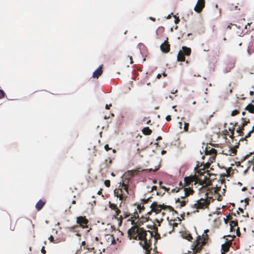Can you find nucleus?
<instances>
[{
    "mask_svg": "<svg viewBox=\"0 0 254 254\" xmlns=\"http://www.w3.org/2000/svg\"><path fill=\"white\" fill-rule=\"evenodd\" d=\"M148 232L149 234L148 236L147 231L138 226H133L127 232L130 239L140 241L139 245L146 251V254H150L152 250L151 247L153 234L150 231Z\"/></svg>",
    "mask_w": 254,
    "mask_h": 254,
    "instance_id": "nucleus-1",
    "label": "nucleus"
},
{
    "mask_svg": "<svg viewBox=\"0 0 254 254\" xmlns=\"http://www.w3.org/2000/svg\"><path fill=\"white\" fill-rule=\"evenodd\" d=\"M158 166H156L154 169L150 168L149 169H141L139 168L136 170H129L125 173L126 177L128 176L127 178H125L123 180V183L120 184L118 188L116 189L114 191V195L115 196L119 198L120 200L121 201L120 206L123 202H125L126 198L127 197L128 194V184L129 181V179L134 176L139 174L141 172L144 171H148L149 172L154 171L155 172L159 169Z\"/></svg>",
    "mask_w": 254,
    "mask_h": 254,
    "instance_id": "nucleus-2",
    "label": "nucleus"
},
{
    "mask_svg": "<svg viewBox=\"0 0 254 254\" xmlns=\"http://www.w3.org/2000/svg\"><path fill=\"white\" fill-rule=\"evenodd\" d=\"M207 178V176L203 177L198 175V176L186 177L184 179L185 186H189L190 185L192 186L193 183H194V185L199 183V185L202 186V188H206L211 185V181L208 180Z\"/></svg>",
    "mask_w": 254,
    "mask_h": 254,
    "instance_id": "nucleus-3",
    "label": "nucleus"
},
{
    "mask_svg": "<svg viewBox=\"0 0 254 254\" xmlns=\"http://www.w3.org/2000/svg\"><path fill=\"white\" fill-rule=\"evenodd\" d=\"M205 198H201L193 205L192 207L196 209H204L208 208L210 203L213 201V196H209L208 192L205 193Z\"/></svg>",
    "mask_w": 254,
    "mask_h": 254,
    "instance_id": "nucleus-4",
    "label": "nucleus"
},
{
    "mask_svg": "<svg viewBox=\"0 0 254 254\" xmlns=\"http://www.w3.org/2000/svg\"><path fill=\"white\" fill-rule=\"evenodd\" d=\"M208 235L203 234L202 236H198L197 239L192 245V250L194 253H200L202 247L204 246L208 240Z\"/></svg>",
    "mask_w": 254,
    "mask_h": 254,
    "instance_id": "nucleus-5",
    "label": "nucleus"
},
{
    "mask_svg": "<svg viewBox=\"0 0 254 254\" xmlns=\"http://www.w3.org/2000/svg\"><path fill=\"white\" fill-rule=\"evenodd\" d=\"M183 192H184V196H181V200L180 198H178L176 202L177 203H179L180 207H182L186 205V203L188 201V199L186 197L190 194H192L194 192L193 190L190 188H185L183 189Z\"/></svg>",
    "mask_w": 254,
    "mask_h": 254,
    "instance_id": "nucleus-6",
    "label": "nucleus"
},
{
    "mask_svg": "<svg viewBox=\"0 0 254 254\" xmlns=\"http://www.w3.org/2000/svg\"><path fill=\"white\" fill-rule=\"evenodd\" d=\"M149 208L150 210L146 212L147 214L151 215L152 212H155L156 214L160 213L162 209H165L167 208V206L163 204H158L156 202H153L150 205Z\"/></svg>",
    "mask_w": 254,
    "mask_h": 254,
    "instance_id": "nucleus-7",
    "label": "nucleus"
},
{
    "mask_svg": "<svg viewBox=\"0 0 254 254\" xmlns=\"http://www.w3.org/2000/svg\"><path fill=\"white\" fill-rule=\"evenodd\" d=\"M211 163L212 162L210 161L207 162L203 166L201 165L200 167H202V168H199L197 171L198 175L203 177H206L207 176L208 177L207 179L208 180H210L209 179V177L210 176V171L208 170H206V169H208L210 167Z\"/></svg>",
    "mask_w": 254,
    "mask_h": 254,
    "instance_id": "nucleus-8",
    "label": "nucleus"
},
{
    "mask_svg": "<svg viewBox=\"0 0 254 254\" xmlns=\"http://www.w3.org/2000/svg\"><path fill=\"white\" fill-rule=\"evenodd\" d=\"M205 154L206 155H210L209 161L213 162L215 161L217 155V151L215 149L211 147H206L205 149Z\"/></svg>",
    "mask_w": 254,
    "mask_h": 254,
    "instance_id": "nucleus-9",
    "label": "nucleus"
},
{
    "mask_svg": "<svg viewBox=\"0 0 254 254\" xmlns=\"http://www.w3.org/2000/svg\"><path fill=\"white\" fill-rule=\"evenodd\" d=\"M88 220L85 216H78L76 218V223L82 228H87Z\"/></svg>",
    "mask_w": 254,
    "mask_h": 254,
    "instance_id": "nucleus-10",
    "label": "nucleus"
},
{
    "mask_svg": "<svg viewBox=\"0 0 254 254\" xmlns=\"http://www.w3.org/2000/svg\"><path fill=\"white\" fill-rule=\"evenodd\" d=\"M205 0H198L194 10L197 13H200L205 6Z\"/></svg>",
    "mask_w": 254,
    "mask_h": 254,
    "instance_id": "nucleus-11",
    "label": "nucleus"
},
{
    "mask_svg": "<svg viewBox=\"0 0 254 254\" xmlns=\"http://www.w3.org/2000/svg\"><path fill=\"white\" fill-rule=\"evenodd\" d=\"M151 198H148L147 199H143L141 200L142 202L138 204L137 206V209L139 213L142 212L145 209V204L148 203L149 201H151Z\"/></svg>",
    "mask_w": 254,
    "mask_h": 254,
    "instance_id": "nucleus-12",
    "label": "nucleus"
},
{
    "mask_svg": "<svg viewBox=\"0 0 254 254\" xmlns=\"http://www.w3.org/2000/svg\"><path fill=\"white\" fill-rule=\"evenodd\" d=\"M231 245V241H228L222 244L221 246V254H225L226 253L228 252Z\"/></svg>",
    "mask_w": 254,
    "mask_h": 254,
    "instance_id": "nucleus-13",
    "label": "nucleus"
},
{
    "mask_svg": "<svg viewBox=\"0 0 254 254\" xmlns=\"http://www.w3.org/2000/svg\"><path fill=\"white\" fill-rule=\"evenodd\" d=\"M167 40L168 38L167 39V40L165 41L164 42L162 43L160 46L161 50L162 51V52L165 53H168L170 49V45L168 43Z\"/></svg>",
    "mask_w": 254,
    "mask_h": 254,
    "instance_id": "nucleus-14",
    "label": "nucleus"
},
{
    "mask_svg": "<svg viewBox=\"0 0 254 254\" xmlns=\"http://www.w3.org/2000/svg\"><path fill=\"white\" fill-rule=\"evenodd\" d=\"M103 65H100L93 73L92 77L93 78H98L103 73Z\"/></svg>",
    "mask_w": 254,
    "mask_h": 254,
    "instance_id": "nucleus-15",
    "label": "nucleus"
},
{
    "mask_svg": "<svg viewBox=\"0 0 254 254\" xmlns=\"http://www.w3.org/2000/svg\"><path fill=\"white\" fill-rule=\"evenodd\" d=\"M46 203V201L41 199L39 200L36 204L35 207L38 211L40 210Z\"/></svg>",
    "mask_w": 254,
    "mask_h": 254,
    "instance_id": "nucleus-16",
    "label": "nucleus"
},
{
    "mask_svg": "<svg viewBox=\"0 0 254 254\" xmlns=\"http://www.w3.org/2000/svg\"><path fill=\"white\" fill-rule=\"evenodd\" d=\"M241 120L243 122L241 126L244 128L245 127L247 126L248 123H250V120L249 118L246 117L242 118Z\"/></svg>",
    "mask_w": 254,
    "mask_h": 254,
    "instance_id": "nucleus-17",
    "label": "nucleus"
},
{
    "mask_svg": "<svg viewBox=\"0 0 254 254\" xmlns=\"http://www.w3.org/2000/svg\"><path fill=\"white\" fill-rule=\"evenodd\" d=\"M230 230L231 231H235L236 226H238L237 220H231L230 221Z\"/></svg>",
    "mask_w": 254,
    "mask_h": 254,
    "instance_id": "nucleus-18",
    "label": "nucleus"
},
{
    "mask_svg": "<svg viewBox=\"0 0 254 254\" xmlns=\"http://www.w3.org/2000/svg\"><path fill=\"white\" fill-rule=\"evenodd\" d=\"M254 52V41L250 43L248 48V52L249 54H251Z\"/></svg>",
    "mask_w": 254,
    "mask_h": 254,
    "instance_id": "nucleus-19",
    "label": "nucleus"
},
{
    "mask_svg": "<svg viewBox=\"0 0 254 254\" xmlns=\"http://www.w3.org/2000/svg\"><path fill=\"white\" fill-rule=\"evenodd\" d=\"M177 60L181 62H184L185 61V55L182 51H180L178 54Z\"/></svg>",
    "mask_w": 254,
    "mask_h": 254,
    "instance_id": "nucleus-20",
    "label": "nucleus"
},
{
    "mask_svg": "<svg viewBox=\"0 0 254 254\" xmlns=\"http://www.w3.org/2000/svg\"><path fill=\"white\" fill-rule=\"evenodd\" d=\"M183 53H184V55L186 56H190L191 53V49L190 48H188L187 47H183Z\"/></svg>",
    "mask_w": 254,
    "mask_h": 254,
    "instance_id": "nucleus-21",
    "label": "nucleus"
},
{
    "mask_svg": "<svg viewBox=\"0 0 254 254\" xmlns=\"http://www.w3.org/2000/svg\"><path fill=\"white\" fill-rule=\"evenodd\" d=\"M142 132L144 135H150L152 133V130L149 127H145L142 129Z\"/></svg>",
    "mask_w": 254,
    "mask_h": 254,
    "instance_id": "nucleus-22",
    "label": "nucleus"
},
{
    "mask_svg": "<svg viewBox=\"0 0 254 254\" xmlns=\"http://www.w3.org/2000/svg\"><path fill=\"white\" fill-rule=\"evenodd\" d=\"M182 236L183 238L188 240L189 241H191L192 240V237L191 235L189 233H187V232H185L182 234Z\"/></svg>",
    "mask_w": 254,
    "mask_h": 254,
    "instance_id": "nucleus-23",
    "label": "nucleus"
},
{
    "mask_svg": "<svg viewBox=\"0 0 254 254\" xmlns=\"http://www.w3.org/2000/svg\"><path fill=\"white\" fill-rule=\"evenodd\" d=\"M246 110L248 111L251 113H254V105L252 104H249L246 107Z\"/></svg>",
    "mask_w": 254,
    "mask_h": 254,
    "instance_id": "nucleus-24",
    "label": "nucleus"
},
{
    "mask_svg": "<svg viewBox=\"0 0 254 254\" xmlns=\"http://www.w3.org/2000/svg\"><path fill=\"white\" fill-rule=\"evenodd\" d=\"M131 224H134L135 223V220L134 219H137V218H139V215L137 213V212H134L133 214H131Z\"/></svg>",
    "mask_w": 254,
    "mask_h": 254,
    "instance_id": "nucleus-25",
    "label": "nucleus"
},
{
    "mask_svg": "<svg viewBox=\"0 0 254 254\" xmlns=\"http://www.w3.org/2000/svg\"><path fill=\"white\" fill-rule=\"evenodd\" d=\"M244 130V128L241 126L237 128L236 131L237 133H238L240 135H244V132H243Z\"/></svg>",
    "mask_w": 254,
    "mask_h": 254,
    "instance_id": "nucleus-26",
    "label": "nucleus"
},
{
    "mask_svg": "<svg viewBox=\"0 0 254 254\" xmlns=\"http://www.w3.org/2000/svg\"><path fill=\"white\" fill-rule=\"evenodd\" d=\"M237 150L234 148H231L229 150V153L226 154L229 155H234L236 154Z\"/></svg>",
    "mask_w": 254,
    "mask_h": 254,
    "instance_id": "nucleus-27",
    "label": "nucleus"
},
{
    "mask_svg": "<svg viewBox=\"0 0 254 254\" xmlns=\"http://www.w3.org/2000/svg\"><path fill=\"white\" fill-rule=\"evenodd\" d=\"M109 207L112 210L115 211L116 210H117L118 209L117 205L116 204L109 202Z\"/></svg>",
    "mask_w": 254,
    "mask_h": 254,
    "instance_id": "nucleus-28",
    "label": "nucleus"
},
{
    "mask_svg": "<svg viewBox=\"0 0 254 254\" xmlns=\"http://www.w3.org/2000/svg\"><path fill=\"white\" fill-rule=\"evenodd\" d=\"M106 236L109 237L111 239V244L114 245L116 244V241H115V238L114 237L113 235H107Z\"/></svg>",
    "mask_w": 254,
    "mask_h": 254,
    "instance_id": "nucleus-29",
    "label": "nucleus"
},
{
    "mask_svg": "<svg viewBox=\"0 0 254 254\" xmlns=\"http://www.w3.org/2000/svg\"><path fill=\"white\" fill-rule=\"evenodd\" d=\"M121 213V210L118 208L117 210H116L115 211V214L114 215V217H115V218H118V216H119V214Z\"/></svg>",
    "mask_w": 254,
    "mask_h": 254,
    "instance_id": "nucleus-30",
    "label": "nucleus"
},
{
    "mask_svg": "<svg viewBox=\"0 0 254 254\" xmlns=\"http://www.w3.org/2000/svg\"><path fill=\"white\" fill-rule=\"evenodd\" d=\"M207 190H209L210 191V192H211L212 193L213 192H214L215 194H216V193H217L218 189H215V188H212L211 190H210V188H208V189H207Z\"/></svg>",
    "mask_w": 254,
    "mask_h": 254,
    "instance_id": "nucleus-31",
    "label": "nucleus"
},
{
    "mask_svg": "<svg viewBox=\"0 0 254 254\" xmlns=\"http://www.w3.org/2000/svg\"><path fill=\"white\" fill-rule=\"evenodd\" d=\"M254 131V126L253 127L252 129L251 130H250L248 132V133L245 136V138L249 137L251 136V133H253Z\"/></svg>",
    "mask_w": 254,
    "mask_h": 254,
    "instance_id": "nucleus-32",
    "label": "nucleus"
},
{
    "mask_svg": "<svg viewBox=\"0 0 254 254\" xmlns=\"http://www.w3.org/2000/svg\"><path fill=\"white\" fill-rule=\"evenodd\" d=\"M77 227H78V225H74L73 226H71L69 227H68L67 229L70 231L72 232H74L75 229H76Z\"/></svg>",
    "mask_w": 254,
    "mask_h": 254,
    "instance_id": "nucleus-33",
    "label": "nucleus"
},
{
    "mask_svg": "<svg viewBox=\"0 0 254 254\" xmlns=\"http://www.w3.org/2000/svg\"><path fill=\"white\" fill-rule=\"evenodd\" d=\"M240 113V112L239 110H234L231 113V116H235L236 115H237L238 114H239Z\"/></svg>",
    "mask_w": 254,
    "mask_h": 254,
    "instance_id": "nucleus-34",
    "label": "nucleus"
},
{
    "mask_svg": "<svg viewBox=\"0 0 254 254\" xmlns=\"http://www.w3.org/2000/svg\"><path fill=\"white\" fill-rule=\"evenodd\" d=\"M124 218H123V215H120V217H119V218L118 217V218H117V219H118V220H119V225H120H120H121V224H122V223L123 219H124Z\"/></svg>",
    "mask_w": 254,
    "mask_h": 254,
    "instance_id": "nucleus-35",
    "label": "nucleus"
},
{
    "mask_svg": "<svg viewBox=\"0 0 254 254\" xmlns=\"http://www.w3.org/2000/svg\"><path fill=\"white\" fill-rule=\"evenodd\" d=\"M5 95L4 92L2 90L0 89V99L3 98L5 96Z\"/></svg>",
    "mask_w": 254,
    "mask_h": 254,
    "instance_id": "nucleus-36",
    "label": "nucleus"
},
{
    "mask_svg": "<svg viewBox=\"0 0 254 254\" xmlns=\"http://www.w3.org/2000/svg\"><path fill=\"white\" fill-rule=\"evenodd\" d=\"M104 184L107 187H110V181L107 180L104 182Z\"/></svg>",
    "mask_w": 254,
    "mask_h": 254,
    "instance_id": "nucleus-37",
    "label": "nucleus"
},
{
    "mask_svg": "<svg viewBox=\"0 0 254 254\" xmlns=\"http://www.w3.org/2000/svg\"><path fill=\"white\" fill-rule=\"evenodd\" d=\"M189 123H185V126L184 129L185 131H187L189 129Z\"/></svg>",
    "mask_w": 254,
    "mask_h": 254,
    "instance_id": "nucleus-38",
    "label": "nucleus"
},
{
    "mask_svg": "<svg viewBox=\"0 0 254 254\" xmlns=\"http://www.w3.org/2000/svg\"><path fill=\"white\" fill-rule=\"evenodd\" d=\"M234 129H235L234 127H233L232 130L229 129V130L231 131V135H230V137H231V138H233L234 137Z\"/></svg>",
    "mask_w": 254,
    "mask_h": 254,
    "instance_id": "nucleus-39",
    "label": "nucleus"
},
{
    "mask_svg": "<svg viewBox=\"0 0 254 254\" xmlns=\"http://www.w3.org/2000/svg\"><path fill=\"white\" fill-rule=\"evenodd\" d=\"M122 215L123 218H126L129 216L130 215V214L128 213L127 212H124Z\"/></svg>",
    "mask_w": 254,
    "mask_h": 254,
    "instance_id": "nucleus-40",
    "label": "nucleus"
},
{
    "mask_svg": "<svg viewBox=\"0 0 254 254\" xmlns=\"http://www.w3.org/2000/svg\"><path fill=\"white\" fill-rule=\"evenodd\" d=\"M183 189H184V188H182L181 189H178V190H177V189H173L171 190V192H178L181 190H182L183 191Z\"/></svg>",
    "mask_w": 254,
    "mask_h": 254,
    "instance_id": "nucleus-41",
    "label": "nucleus"
},
{
    "mask_svg": "<svg viewBox=\"0 0 254 254\" xmlns=\"http://www.w3.org/2000/svg\"><path fill=\"white\" fill-rule=\"evenodd\" d=\"M174 17H175V23L176 24L178 23L179 22V21H180V19H179V18L178 17H177L176 15H174Z\"/></svg>",
    "mask_w": 254,
    "mask_h": 254,
    "instance_id": "nucleus-42",
    "label": "nucleus"
},
{
    "mask_svg": "<svg viewBox=\"0 0 254 254\" xmlns=\"http://www.w3.org/2000/svg\"><path fill=\"white\" fill-rule=\"evenodd\" d=\"M227 220H229L230 221L231 220H233V217H232V215L229 214V215H228V216H227Z\"/></svg>",
    "mask_w": 254,
    "mask_h": 254,
    "instance_id": "nucleus-43",
    "label": "nucleus"
},
{
    "mask_svg": "<svg viewBox=\"0 0 254 254\" xmlns=\"http://www.w3.org/2000/svg\"><path fill=\"white\" fill-rule=\"evenodd\" d=\"M236 233H237V235L238 236H240L241 233H240V231L239 227H237V228L236 229Z\"/></svg>",
    "mask_w": 254,
    "mask_h": 254,
    "instance_id": "nucleus-44",
    "label": "nucleus"
},
{
    "mask_svg": "<svg viewBox=\"0 0 254 254\" xmlns=\"http://www.w3.org/2000/svg\"><path fill=\"white\" fill-rule=\"evenodd\" d=\"M104 148L107 151H108L109 150H110L111 149V148L109 147V145L108 144H106L104 146Z\"/></svg>",
    "mask_w": 254,
    "mask_h": 254,
    "instance_id": "nucleus-45",
    "label": "nucleus"
},
{
    "mask_svg": "<svg viewBox=\"0 0 254 254\" xmlns=\"http://www.w3.org/2000/svg\"><path fill=\"white\" fill-rule=\"evenodd\" d=\"M166 120L167 121H170L171 120V116L170 115H168L166 116Z\"/></svg>",
    "mask_w": 254,
    "mask_h": 254,
    "instance_id": "nucleus-46",
    "label": "nucleus"
},
{
    "mask_svg": "<svg viewBox=\"0 0 254 254\" xmlns=\"http://www.w3.org/2000/svg\"><path fill=\"white\" fill-rule=\"evenodd\" d=\"M41 253L43 254H46V250H45V247H43L42 249H41Z\"/></svg>",
    "mask_w": 254,
    "mask_h": 254,
    "instance_id": "nucleus-47",
    "label": "nucleus"
},
{
    "mask_svg": "<svg viewBox=\"0 0 254 254\" xmlns=\"http://www.w3.org/2000/svg\"><path fill=\"white\" fill-rule=\"evenodd\" d=\"M162 188L164 189L165 190V191H167L168 192H169L170 188H166L165 187H162Z\"/></svg>",
    "mask_w": 254,
    "mask_h": 254,
    "instance_id": "nucleus-48",
    "label": "nucleus"
},
{
    "mask_svg": "<svg viewBox=\"0 0 254 254\" xmlns=\"http://www.w3.org/2000/svg\"><path fill=\"white\" fill-rule=\"evenodd\" d=\"M128 58H129V60H130V64H133V60H132V58L131 56H128Z\"/></svg>",
    "mask_w": 254,
    "mask_h": 254,
    "instance_id": "nucleus-49",
    "label": "nucleus"
},
{
    "mask_svg": "<svg viewBox=\"0 0 254 254\" xmlns=\"http://www.w3.org/2000/svg\"><path fill=\"white\" fill-rule=\"evenodd\" d=\"M49 239L51 242H53L54 241V237L52 235L49 237Z\"/></svg>",
    "mask_w": 254,
    "mask_h": 254,
    "instance_id": "nucleus-50",
    "label": "nucleus"
},
{
    "mask_svg": "<svg viewBox=\"0 0 254 254\" xmlns=\"http://www.w3.org/2000/svg\"><path fill=\"white\" fill-rule=\"evenodd\" d=\"M157 189V187L156 186H153L152 188H151V191H152L153 190H156Z\"/></svg>",
    "mask_w": 254,
    "mask_h": 254,
    "instance_id": "nucleus-51",
    "label": "nucleus"
},
{
    "mask_svg": "<svg viewBox=\"0 0 254 254\" xmlns=\"http://www.w3.org/2000/svg\"><path fill=\"white\" fill-rule=\"evenodd\" d=\"M111 106H112V104H110L109 105L107 104L106 105V109L108 110V109H110V107H111Z\"/></svg>",
    "mask_w": 254,
    "mask_h": 254,
    "instance_id": "nucleus-52",
    "label": "nucleus"
},
{
    "mask_svg": "<svg viewBox=\"0 0 254 254\" xmlns=\"http://www.w3.org/2000/svg\"><path fill=\"white\" fill-rule=\"evenodd\" d=\"M163 30H164V28L163 27H160V28H159L157 30V32H158L159 31H163Z\"/></svg>",
    "mask_w": 254,
    "mask_h": 254,
    "instance_id": "nucleus-53",
    "label": "nucleus"
},
{
    "mask_svg": "<svg viewBox=\"0 0 254 254\" xmlns=\"http://www.w3.org/2000/svg\"><path fill=\"white\" fill-rule=\"evenodd\" d=\"M102 190L101 189L99 191H98V192H97V194L99 195H100L102 193Z\"/></svg>",
    "mask_w": 254,
    "mask_h": 254,
    "instance_id": "nucleus-54",
    "label": "nucleus"
},
{
    "mask_svg": "<svg viewBox=\"0 0 254 254\" xmlns=\"http://www.w3.org/2000/svg\"><path fill=\"white\" fill-rule=\"evenodd\" d=\"M249 162H251L252 164L254 165V160H248Z\"/></svg>",
    "mask_w": 254,
    "mask_h": 254,
    "instance_id": "nucleus-55",
    "label": "nucleus"
},
{
    "mask_svg": "<svg viewBox=\"0 0 254 254\" xmlns=\"http://www.w3.org/2000/svg\"><path fill=\"white\" fill-rule=\"evenodd\" d=\"M161 75L160 74H158L157 75V78L158 79H160V78H161Z\"/></svg>",
    "mask_w": 254,
    "mask_h": 254,
    "instance_id": "nucleus-56",
    "label": "nucleus"
},
{
    "mask_svg": "<svg viewBox=\"0 0 254 254\" xmlns=\"http://www.w3.org/2000/svg\"><path fill=\"white\" fill-rule=\"evenodd\" d=\"M161 139H162V137H161V136H158V137L157 138L156 140H161Z\"/></svg>",
    "mask_w": 254,
    "mask_h": 254,
    "instance_id": "nucleus-57",
    "label": "nucleus"
},
{
    "mask_svg": "<svg viewBox=\"0 0 254 254\" xmlns=\"http://www.w3.org/2000/svg\"><path fill=\"white\" fill-rule=\"evenodd\" d=\"M173 13H172L171 14H169L168 16H167V19H170L171 18V14H172Z\"/></svg>",
    "mask_w": 254,
    "mask_h": 254,
    "instance_id": "nucleus-58",
    "label": "nucleus"
},
{
    "mask_svg": "<svg viewBox=\"0 0 254 254\" xmlns=\"http://www.w3.org/2000/svg\"><path fill=\"white\" fill-rule=\"evenodd\" d=\"M250 24L249 23H248L247 25H245V28L247 29V26H250Z\"/></svg>",
    "mask_w": 254,
    "mask_h": 254,
    "instance_id": "nucleus-59",
    "label": "nucleus"
},
{
    "mask_svg": "<svg viewBox=\"0 0 254 254\" xmlns=\"http://www.w3.org/2000/svg\"><path fill=\"white\" fill-rule=\"evenodd\" d=\"M145 208L146 207H149L150 205L148 204V203L145 204Z\"/></svg>",
    "mask_w": 254,
    "mask_h": 254,
    "instance_id": "nucleus-60",
    "label": "nucleus"
},
{
    "mask_svg": "<svg viewBox=\"0 0 254 254\" xmlns=\"http://www.w3.org/2000/svg\"><path fill=\"white\" fill-rule=\"evenodd\" d=\"M72 203L73 204H75L76 203V201L75 200H72Z\"/></svg>",
    "mask_w": 254,
    "mask_h": 254,
    "instance_id": "nucleus-61",
    "label": "nucleus"
},
{
    "mask_svg": "<svg viewBox=\"0 0 254 254\" xmlns=\"http://www.w3.org/2000/svg\"><path fill=\"white\" fill-rule=\"evenodd\" d=\"M250 94L251 95H253L254 94V92L253 91H250Z\"/></svg>",
    "mask_w": 254,
    "mask_h": 254,
    "instance_id": "nucleus-62",
    "label": "nucleus"
},
{
    "mask_svg": "<svg viewBox=\"0 0 254 254\" xmlns=\"http://www.w3.org/2000/svg\"><path fill=\"white\" fill-rule=\"evenodd\" d=\"M150 19H151L152 20H153L154 21L155 20V18H154L150 17Z\"/></svg>",
    "mask_w": 254,
    "mask_h": 254,
    "instance_id": "nucleus-63",
    "label": "nucleus"
},
{
    "mask_svg": "<svg viewBox=\"0 0 254 254\" xmlns=\"http://www.w3.org/2000/svg\"><path fill=\"white\" fill-rule=\"evenodd\" d=\"M85 245V241H83V242H82V245L84 246V245Z\"/></svg>",
    "mask_w": 254,
    "mask_h": 254,
    "instance_id": "nucleus-64",
    "label": "nucleus"
}]
</instances>
